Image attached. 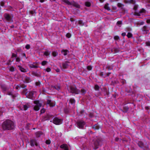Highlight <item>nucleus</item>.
I'll return each mask as SVG.
<instances>
[{"label": "nucleus", "instance_id": "obj_8", "mask_svg": "<svg viewBox=\"0 0 150 150\" xmlns=\"http://www.w3.org/2000/svg\"><path fill=\"white\" fill-rule=\"evenodd\" d=\"M62 120L61 119H58L57 117L54 118L53 121V122L57 125H60L62 123Z\"/></svg>", "mask_w": 150, "mask_h": 150}, {"label": "nucleus", "instance_id": "obj_39", "mask_svg": "<svg viewBox=\"0 0 150 150\" xmlns=\"http://www.w3.org/2000/svg\"><path fill=\"white\" fill-rule=\"evenodd\" d=\"M54 87L55 88V89L58 91L60 90V86H54Z\"/></svg>", "mask_w": 150, "mask_h": 150}, {"label": "nucleus", "instance_id": "obj_1", "mask_svg": "<svg viewBox=\"0 0 150 150\" xmlns=\"http://www.w3.org/2000/svg\"><path fill=\"white\" fill-rule=\"evenodd\" d=\"M14 127L13 122L9 120H7L4 122L2 124V128L4 130H11Z\"/></svg>", "mask_w": 150, "mask_h": 150}, {"label": "nucleus", "instance_id": "obj_41", "mask_svg": "<svg viewBox=\"0 0 150 150\" xmlns=\"http://www.w3.org/2000/svg\"><path fill=\"white\" fill-rule=\"evenodd\" d=\"M99 89V87L98 85H96L95 86V89L96 90H98Z\"/></svg>", "mask_w": 150, "mask_h": 150}, {"label": "nucleus", "instance_id": "obj_56", "mask_svg": "<svg viewBox=\"0 0 150 150\" xmlns=\"http://www.w3.org/2000/svg\"><path fill=\"white\" fill-rule=\"evenodd\" d=\"M51 70V69L50 68H47L46 69V71L47 72H50Z\"/></svg>", "mask_w": 150, "mask_h": 150}, {"label": "nucleus", "instance_id": "obj_13", "mask_svg": "<svg viewBox=\"0 0 150 150\" xmlns=\"http://www.w3.org/2000/svg\"><path fill=\"white\" fill-rule=\"evenodd\" d=\"M47 104L49 105L51 107H53L55 105V102L50 100H47Z\"/></svg>", "mask_w": 150, "mask_h": 150}, {"label": "nucleus", "instance_id": "obj_29", "mask_svg": "<svg viewBox=\"0 0 150 150\" xmlns=\"http://www.w3.org/2000/svg\"><path fill=\"white\" fill-rule=\"evenodd\" d=\"M124 6V4L120 3H118L117 4V6L119 8H121L122 9H123V7Z\"/></svg>", "mask_w": 150, "mask_h": 150}, {"label": "nucleus", "instance_id": "obj_7", "mask_svg": "<svg viewBox=\"0 0 150 150\" xmlns=\"http://www.w3.org/2000/svg\"><path fill=\"white\" fill-rule=\"evenodd\" d=\"M4 17L6 21L8 22H11L13 21L12 16L10 14L5 13L4 15Z\"/></svg>", "mask_w": 150, "mask_h": 150}, {"label": "nucleus", "instance_id": "obj_12", "mask_svg": "<svg viewBox=\"0 0 150 150\" xmlns=\"http://www.w3.org/2000/svg\"><path fill=\"white\" fill-rule=\"evenodd\" d=\"M30 144L32 146H34L35 145L36 146H38L37 141L35 139H32L30 140Z\"/></svg>", "mask_w": 150, "mask_h": 150}, {"label": "nucleus", "instance_id": "obj_6", "mask_svg": "<svg viewBox=\"0 0 150 150\" xmlns=\"http://www.w3.org/2000/svg\"><path fill=\"white\" fill-rule=\"evenodd\" d=\"M77 127L79 128L83 129L85 125V122L83 120H79L76 122Z\"/></svg>", "mask_w": 150, "mask_h": 150}, {"label": "nucleus", "instance_id": "obj_28", "mask_svg": "<svg viewBox=\"0 0 150 150\" xmlns=\"http://www.w3.org/2000/svg\"><path fill=\"white\" fill-rule=\"evenodd\" d=\"M128 109L129 108L128 107L125 106L123 108V111L124 112H126L128 111Z\"/></svg>", "mask_w": 150, "mask_h": 150}, {"label": "nucleus", "instance_id": "obj_59", "mask_svg": "<svg viewBox=\"0 0 150 150\" xmlns=\"http://www.w3.org/2000/svg\"><path fill=\"white\" fill-rule=\"evenodd\" d=\"M137 8H138L137 5H135L134 6V9L135 10H136L137 9Z\"/></svg>", "mask_w": 150, "mask_h": 150}, {"label": "nucleus", "instance_id": "obj_2", "mask_svg": "<svg viewBox=\"0 0 150 150\" xmlns=\"http://www.w3.org/2000/svg\"><path fill=\"white\" fill-rule=\"evenodd\" d=\"M69 91L71 93L75 94H78L80 92V91L78 90L74 86H70L68 88Z\"/></svg>", "mask_w": 150, "mask_h": 150}, {"label": "nucleus", "instance_id": "obj_33", "mask_svg": "<svg viewBox=\"0 0 150 150\" xmlns=\"http://www.w3.org/2000/svg\"><path fill=\"white\" fill-rule=\"evenodd\" d=\"M25 80L26 82L28 83L30 81V79L29 77L26 76L25 78Z\"/></svg>", "mask_w": 150, "mask_h": 150}, {"label": "nucleus", "instance_id": "obj_30", "mask_svg": "<svg viewBox=\"0 0 150 150\" xmlns=\"http://www.w3.org/2000/svg\"><path fill=\"white\" fill-rule=\"evenodd\" d=\"M29 67L30 68H36L38 67V65H35L33 64H30L29 66Z\"/></svg>", "mask_w": 150, "mask_h": 150}, {"label": "nucleus", "instance_id": "obj_23", "mask_svg": "<svg viewBox=\"0 0 150 150\" xmlns=\"http://www.w3.org/2000/svg\"><path fill=\"white\" fill-rule=\"evenodd\" d=\"M112 52L114 53H117L119 51V50L118 48L114 47L112 49Z\"/></svg>", "mask_w": 150, "mask_h": 150}, {"label": "nucleus", "instance_id": "obj_10", "mask_svg": "<svg viewBox=\"0 0 150 150\" xmlns=\"http://www.w3.org/2000/svg\"><path fill=\"white\" fill-rule=\"evenodd\" d=\"M51 118H52V116L50 115H47L42 117V121H44L46 120H49Z\"/></svg>", "mask_w": 150, "mask_h": 150}, {"label": "nucleus", "instance_id": "obj_22", "mask_svg": "<svg viewBox=\"0 0 150 150\" xmlns=\"http://www.w3.org/2000/svg\"><path fill=\"white\" fill-rule=\"evenodd\" d=\"M1 88L4 91H7L8 88L6 86L4 85H2L1 86Z\"/></svg>", "mask_w": 150, "mask_h": 150}, {"label": "nucleus", "instance_id": "obj_38", "mask_svg": "<svg viewBox=\"0 0 150 150\" xmlns=\"http://www.w3.org/2000/svg\"><path fill=\"white\" fill-rule=\"evenodd\" d=\"M58 54L57 52L55 51L53 52L52 53V56L54 57H55L57 56Z\"/></svg>", "mask_w": 150, "mask_h": 150}, {"label": "nucleus", "instance_id": "obj_61", "mask_svg": "<svg viewBox=\"0 0 150 150\" xmlns=\"http://www.w3.org/2000/svg\"><path fill=\"white\" fill-rule=\"evenodd\" d=\"M19 88H20V85L17 86L15 88L17 90H18Z\"/></svg>", "mask_w": 150, "mask_h": 150}, {"label": "nucleus", "instance_id": "obj_52", "mask_svg": "<svg viewBox=\"0 0 150 150\" xmlns=\"http://www.w3.org/2000/svg\"><path fill=\"white\" fill-rule=\"evenodd\" d=\"M20 58L19 57H17L16 59V62H19L20 61Z\"/></svg>", "mask_w": 150, "mask_h": 150}, {"label": "nucleus", "instance_id": "obj_14", "mask_svg": "<svg viewBox=\"0 0 150 150\" xmlns=\"http://www.w3.org/2000/svg\"><path fill=\"white\" fill-rule=\"evenodd\" d=\"M34 94L33 91H30L29 92L28 95L26 97L28 98L33 99V95Z\"/></svg>", "mask_w": 150, "mask_h": 150}, {"label": "nucleus", "instance_id": "obj_24", "mask_svg": "<svg viewBox=\"0 0 150 150\" xmlns=\"http://www.w3.org/2000/svg\"><path fill=\"white\" fill-rule=\"evenodd\" d=\"M17 57V55L16 54H15L14 53H12V56L11 57V59L10 60V61L11 62H12L13 61L14 59H12L14 57Z\"/></svg>", "mask_w": 150, "mask_h": 150}, {"label": "nucleus", "instance_id": "obj_42", "mask_svg": "<svg viewBox=\"0 0 150 150\" xmlns=\"http://www.w3.org/2000/svg\"><path fill=\"white\" fill-rule=\"evenodd\" d=\"M9 70L11 71L12 72L14 71L15 70L13 66L10 67Z\"/></svg>", "mask_w": 150, "mask_h": 150}, {"label": "nucleus", "instance_id": "obj_25", "mask_svg": "<svg viewBox=\"0 0 150 150\" xmlns=\"http://www.w3.org/2000/svg\"><path fill=\"white\" fill-rule=\"evenodd\" d=\"M108 5L109 4L108 3H106L104 5V8L108 11H110V8L108 6Z\"/></svg>", "mask_w": 150, "mask_h": 150}, {"label": "nucleus", "instance_id": "obj_19", "mask_svg": "<svg viewBox=\"0 0 150 150\" xmlns=\"http://www.w3.org/2000/svg\"><path fill=\"white\" fill-rule=\"evenodd\" d=\"M145 10L144 9H142L139 11V13H135V15L137 16H140V13H145Z\"/></svg>", "mask_w": 150, "mask_h": 150}, {"label": "nucleus", "instance_id": "obj_32", "mask_svg": "<svg viewBox=\"0 0 150 150\" xmlns=\"http://www.w3.org/2000/svg\"><path fill=\"white\" fill-rule=\"evenodd\" d=\"M67 146V144H64L60 146V148L62 149H65L66 147Z\"/></svg>", "mask_w": 150, "mask_h": 150}, {"label": "nucleus", "instance_id": "obj_36", "mask_svg": "<svg viewBox=\"0 0 150 150\" xmlns=\"http://www.w3.org/2000/svg\"><path fill=\"white\" fill-rule=\"evenodd\" d=\"M69 101H70V103L72 104L75 103V100L74 99H73V98H71L70 99Z\"/></svg>", "mask_w": 150, "mask_h": 150}, {"label": "nucleus", "instance_id": "obj_11", "mask_svg": "<svg viewBox=\"0 0 150 150\" xmlns=\"http://www.w3.org/2000/svg\"><path fill=\"white\" fill-rule=\"evenodd\" d=\"M138 144L139 147L143 149L144 150H146L148 148V147L145 146L144 145V143L141 141L139 142L138 143Z\"/></svg>", "mask_w": 150, "mask_h": 150}, {"label": "nucleus", "instance_id": "obj_48", "mask_svg": "<svg viewBox=\"0 0 150 150\" xmlns=\"http://www.w3.org/2000/svg\"><path fill=\"white\" fill-rule=\"evenodd\" d=\"M20 88L21 87L22 88H24L26 87V86L24 84H20Z\"/></svg>", "mask_w": 150, "mask_h": 150}, {"label": "nucleus", "instance_id": "obj_54", "mask_svg": "<svg viewBox=\"0 0 150 150\" xmlns=\"http://www.w3.org/2000/svg\"><path fill=\"white\" fill-rule=\"evenodd\" d=\"M45 112V110L44 109H42L40 110V112L41 113H44Z\"/></svg>", "mask_w": 150, "mask_h": 150}, {"label": "nucleus", "instance_id": "obj_16", "mask_svg": "<svg viewBox=\"0 0 150 150\" xmlns=\"http://www.w3.org/2000/svg\"><path fill=\"white\" fill-rule=\"evenodd\" d=\"M32 74L37 77H40L41 76V73L40 72L37 73L34 71H33L31 73Z\"/></svg>", "mask_w": 150, "mask_h": 150}, {"label": "nucleus", "instance_id": "obj_15", "mask_svg": "<svg viewBox=\"0 0 150 150\" xmlns=\"http://www.w3.org/2000/svg\"><path fill=\"white\" fill-rule=\"evenodd\" d=\"M69 62L67 61H66L62 64V68L64 69L67 68L69 66L68 63Z\"/></svg>", "mask_w": 150, "mask_h": 150}, {"label": "nucleus", "instance_id": "obj_18", "mask_svg": "<svg viewBox=\"0 0 150 150\" xmlns=\"http://www.w3.org/2000/svg\"><path fill=\"white\" fill-rule=\"evenodd\" d=\"M124 2L125 3H130L133 4H134L135 3V0H129V1L125 0Z\"/></svg>", "mask_w": 150, "mask_h": 150}, {"label": "nucleus", "instance_id": "obj_44", "mask_svg": "<svg viewBox=\"0 0 150 150\" xmlns=\"http://www.w3.org/2000/svg\"><path fill=\"white\" fill-rule=\"evenodd\" d=\"M79 24L81 25H84V24L83 21L81 20H80L79 21Z\"/></svg>", "mask_w": 150, "mask_h": 150}, {"label": "nucleus", "instance_id": "obj_26", "mask_svg": "<svg viewBox=\"0 0 150 150\" xmlns=\"http://www.w3.org/2000/svg\"><path fill=\"white\" fill-rule=\"evenodd\" d=\"M50 51L47 50L44 52V55L48 57L50 55Z\"/></svg>", "mask_w": 150, "mask_h": 150}, {"label": "nucleus", "instance_id": "obj_46", "mask_svg": "<svg viewBox=\"0 0 150 150\" xmlns=\"http://www.w3.org/2000/svg\"><path fill=\"white\" fill-rule=\"evenodd\" d=\"M114 39L115 40H119V37L118 36H115L114 37Z\"/></svg>", "mask_w": 150, "mask_h": 150}, {"label": "nucleus", "instance_id": "obj_3", "mask_svg": "<svg viewBox=\"0 0 150 150\" xmlns=\"http://www.w3.org/2000/svg\"><path fill=\"white\" fill-rule=\"evenodd\" d=\"M62 1L68 5H72L78 8H79L80 7L79 5L74 1L70 2L68 0H62Z\"/></svg>", "mask_w": 150, "mask_h": 150}, {"label": "nucleus", "instance_id": "obj_57", "mask_svg": "<svg viewBox=\"0 0 150 150\" xmlns=\"http://www.w3.org/2000/svg\"><path fill=\"white\" fill-rule=\"evenodd\" d=\"M89 116L91 118H92L93 116V114L92 113H90L89 115Z\"/></svg>", "mask_w": 150, "mask_h": 150}, {"label": "nucleus", "instance_id": "obj_17", "mask_svg": "<svg viewBox=\"0 0 150 150\" xmlns=\"http://www.w3.org/2000/svg\"><path fill=\"white\" fill-rule=\"evenodd\" d=\"M30 107V105L29 103H27L25 105H23V110H27L28 108Z\"/></svg>", "mask_w": 150, "mask_h": 150}, {"label": "nucleus", "instance_id": "obj_20", "mask_svg": "<svg viewBox=\"0 0 150 150\" xmlns=\"http://www.w3.org/2000/svg\"><path fill=\"white\" fill-rule=\"evenodd\" d=\"M18 67L19 68V69L21 71V72H26L27 71L25 69L22 67L21 66L19 65L18 66Z\"/></svg>", "mask_w": 150, "mask_h": 150}, {"label": "nucleus", "instance_id": "obj_27", "mask_svg": "<svg viewBox=\"0 0 150 150\" xmlns=\"http://www.w3.org/2000/svg\"><path fill=\"white\" fill-rule=\"evenodd\" d=\"M42 134V133L41 132H38L35 133L36 136L37 137H40Z\"/></svg>", "mask_w": 150, "mask_h": 150}, {"label": "nucleus", "instance_id": "obj_37", "mask_svg": "<svg viewBox=\"0 0 150 150\" xmlns=\"http://www.w3.org/2000/svg\"><path fill=\"white\" fill-rule=\"evenodd\" d=\"M85 5L87 7H90L91 6V3L89 2H86L85 3Z\"/></svg>", "mask_w": 150, "mask_h": 150}, {"label": "nucleus", "instance_id": "obj_35", "mask_svg": "<svg viewBox=\"0 0 150 150\" xmlns=\"http://www.w3.org/2000/svg\"><path fill=\"white\" fill-rule=\"evenodd\" d=\"M81 92L83 95H84L86 92V91L84 89H82L81 90Z\"/></svg>", "mask_w": 150, "mask_h": 150}, {"label": "nucleus", "instance_id": "obj_31", "mask_svg": "<svg viewBox=\"0 0 150 150\" xmlns=\"http://www.w3.org/2000/svg\"><path fill=\"white\" fill-rule=\"evenodd\" d=\"M99 127L97 124H96L93 127V128L95 129H99Z\"/></svg>", "mask_w": 150, "mask_h": 150}, {"label": "nucleus", "instance_id": "obj_58", "mask_svg": "<svg viewBox=\"0 0 150 150\" xmlns=\"http://www.w3.org/2000/svg\"><path fill=\"white\" fill-rule=\"evenodd\" d=\"M40 82H36L35 83V84L37 86H40Z\"/></svg>", "mask_w": 150, "mask_h": 150}, {"label": "nucleus", "instance_id": "obj_21", "mask_svg": "<svg viewBox=\"0 0 150 150\" xmlns=\"http://www.w3.org/2000/svg\"><path fill=\"white\" fill-rule=\"evenodd\" d=\"M69 52V51L67 50H62L61 51V53L64 55H66L67 54V53Z\"/></svg>", "mask_w": 150, "mask_h": 150}, {"label": "nucleus", "instance_id": "obj_50", "mask_svg": "<svg viewBox=\"0 0 150 150\" xmlns=\"http://www.w3.org/2000/svg\"><path fill=\"white\" fill-rule=\"evenodd\" d=\"M110 74L111 73L110 72H109L106 74H105V76H104V77H105L106 76H109Z\"/></svg>", "mask_w": 150, "mask_h": 150}, {"label": "nucleus", "instance_id": "obj_64", "mask_svg": "<svg viewBox=\"0 0 150 150\" xmlns=\"http://www.w3.org/2000/svg\"><path fill=\"white\" fill-rule=\"evenodd\" d=\"M70 20L71 22H73L75 21V20L73 18H70Z\"/></svg>", "mask_w": 150, "mask_h": 150}, {"label": "nucleus", "instance_id": "obj_51", "mask_svg": "<svg viewBox=\"0 0 150 150\" xmlns=\"http://www.w3.org/2000/svg\"><path fill=\"white\" fill-rule=\"evenodd\" d=\"M25 48L26 49H29L30 48V45H26L25 47Z\"/></svg>", "mask_w": 150, "mask_h": 150}, {"label": "nucleus", "instance_id": "obj_63", "mask_svg": "<svg viewBox=\"0 0 150 150\" xmlns=\"http://www.w3.org/2000/svg\"><path fill=\"white\" fill-rule=\"evenodd\" d=\"M121 82L124 84L125 83V80L124 79H122L121 81Z\"/></svg>", "mask_w": 150, "mask_h": 150}, {"label": "nucleus", "instance_id": "obj_40", "mask_svg": "<svg viewBox=\"0 0 150 150\" xmlns=\"http://www.w3.org/2000/svg\"><path fill=\"white\" fill-rule=\"evenodd\" d=\"M47 63V62L46 61H44L41 63V64L42 66L45 65Z\"/></svg>", "mask_w": 150, "mask_h": 150}, {"label": "nucleus", "instance_id": "obj_49", "mask_svg": "<svg viewBox=\"0 0 150 150\" xmlns=\"http://www.w3.org/2000/svg\"><path fill=\"white\" fill-rule=\"evenodd\" d=\"M66 36L68 38H70L71 36V34L70 33H68L66 34Z\"/></svg>", "mask_w": 150, "mask_h": 150}, {"label": "nucleus", "instance_id": "obj_43", "mask_svg": "<svg viewBox=\"0 0 150 150\" xmlns=\"http://www.w3.org/2000/svg\"><path fill=\"white\" fill-rule=\"evenodd\" d=\"M122 24V21H118L117 23V25H121Z\"/></svg>", "mask_w": 150, "mask_h": 150}, {"label": "nucleus", "instance_id": "obj_5", "mask_svg": "<svg viewBox=\"0 0 150 150\" xmlns=\"http://www.w3.org/2000/svg\"><path fill=\"white\" fill-rule=\"evenodd\" d=\"M34 103L36 104L34 108V110L36 111L40 109V108L42 106V103H40L38 100L34 101Z\"/></svg>", "mask_w": 150, "mask_h": 150}, {"label": "nucleus", "instance_id": "obj_45", "mask_svg": "<svg viewBox=\"0 0 150 150\" xmlns=\"http://www.w3.org/2000/svg\"><path fill=\"white\" fill-rule=\"evenodd\" d=\"M45 143L47 144H50L51 141L50 140H46Z\"/></svg>", "mask_w": 150, "mask_h": 150}, {"label": "nucleus", "instance_id": "obj_4", "mask_svg": "<svg viewBox=\"0 0 150 150\" xmlns=\"http://www.w3.org/2000/svg\"><path fill=\"white\" fill-rule=\"evenodd\" d=\"M101 141V140L100 138H97L94 140L93 143L94 144V149H96L98 148L100 144Z\"/></svg>", "mask_w": 150, "mask_h": 150}, {"label": "nucleus", "instance_id": "obj_34", "mask_svg": "<svg viewBox=\"0 0 150 150\" xmlns=\"http://www.w3.org/2000/svg\"><path fill=\"white\" fill-rule=\"evenodd\" d=\"M127 36L128 38H130L132 37L133 35L131 33L129 32L128 33Z\"/></svg>", "mask_w": 150, "mask_h": 150}, {"label": "nucleus", "instance_id": "obj_9", "mask_svg": "<svg viewBox=\"0 0 150 150\" xmlns=\"http://www.w3.org/2000/svg\"><path fill=\"white\" fill-rule=\"evenodd\" d=\"M142 30L143 34H146L149 32L150 28L146 26H144L142 28Z\"/></svg>", "mask_w": 150, "mask_h": 150}, {"label": "nucleus", "instance_id": "obj_62", "mask_svg": "<svg viewBox=\"0 0 150 150\" xmlns=\"http://www.w3.org/2000/svg\"><path fill=\"white\" fill-rule=\"evenodd\" d=\"M119 140V139L118 137H116L115 139V140L116 142H118Z\"/></svg>", "mask_w": 150, "mask_h": 150}, {"label": "nucleus", "instance_id": "obj_47", "mask_svg": "<svg viewBox=\"0 0 150 150\" xmlns=\"http://www.w3.org/2000/svg\"><path fill=\"white\" fill-rule=\"evenodd\" d=\"M92 69V67L91 66H88L87 67V69L88 70H91Z\"/></svg>", "mask_w": 150, "mask_h": 150}, {"label": "nucleus", "instance_id": "obj_60", "mask_svg": "<svg viewBox=\"0 0 150 150\" xmlns=\"http://www.w3.org/2000/svg\"><path fill=\"white\" fill-rule=\"evenodd\" d=\"M0 4L1 6H4V2L1 1L0 2Z\"/></svg>", "mask_w": 150, "mask_h": 150}, {"label": "nucleus", "instance_id": "obj_53", "mask_svg": "<svg viewBox=\"0 0 150 150\" xmlns=\"http://www.w3.org/2000/svg\"><path fill=\"white\" fill-rule=\"evenodd\" d=\"M126 30L128 31H130L132 30L131 28H130L129 27H127V28H126Z\"/></svg>", "mask_w": 150, "mask_h": 150}, {"label": "nucleus", "instance_id": "obj_55", "mask_svg": "<svg viewBox=\"0 0 150 150\" xmlns=\"http://www.w3.org/2000/svg\"><path fill=\"white\" fill-rule=\"evenodd\" d=\"M146 46H150V42H146Z\"/></svg>", "mask_w": 150, "mask_h": 150}]
</instances>
